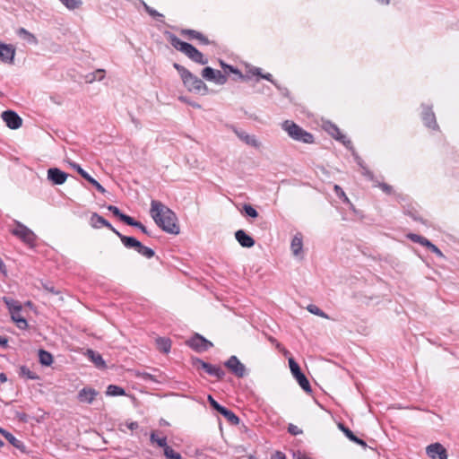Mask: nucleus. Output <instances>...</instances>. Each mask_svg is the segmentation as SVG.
<instances>
[{
    "mask_svg": "<svg viewBox=\"0 0 459 459\" xmlns=\"http://www.w3.org/2000/svg\"><path fill=\"white\" fill-rule=\"evenodd\" d=\"M118 238H120L121 242L126 248H132L135 241L137 240L134 237H127L123 234H118Z\"/></svg>",
    "mask_w": 459,
    "mask_h": 459,
    "instance_id": "39",
    "label": "nucleus"
},
{
    "mask_svg": "<svg viewBox=\"0 0 459 459\" xmlns=\"http://www.w3.org/2000/svg\"><path fill=\"white\" fill-rule=\"evenodd\" d=\"M142 243L139 241V240H136L134 245L133 246V249H134L135 251H137V253L139 252V249L141 248L142 247Z\"/></svg>",
    "mask_w": 459,
    "mask_h": 459,
    "instance_id": "63",
    "label": "nucleus"
},
{
    "mask_svg": "<svg viewBox=\"0 0 459 459\" xmlns=\"http://www.w3.org/2000/svg\"><path fill=\"white\" fill-rule=\"evenodd\" d=\"M90 224L91 227L95 229H100L101 227H106L108 229H112V225L105 220L102 216L99 215L97 212H93L90 218Z\"/></svg>",
    "mask_w": 459,
    "mask_h": 459,
    "instance_id": "24",
    "label": "nucleus"
},
{
    "mask_svg": "<svg viewBox=\"0 0 459 459\" xmlns=\"http://www.w3.org/2000/svg\"><path fill=\"white\" fill-rule=\"evenodd\" d=\"M143 6H144V9L145 11L152 17L154 18H158V17H163V15L161 13H160L159 12H157L156 10H154L153 8L150 7L149 5H147L144 2L143 3Z\"/></svg>",
    "mask_w": 459,
    "mask_h": 459,
    "instance_id": "51",
    "label": "nucleus"
},
{
    "mask_svg": "<svg viewBox=\"0 0 459 459\" xmlns=\"http://www.w3.org/2000/svg\"><path fill=\"white\" fill-rule=\"evenodd\" d=\"M167 39L173 48L185 54L192 61L199 65H206L208 63V59L205 58L196 48L187 42L182 41L175 34L167 32Z\"/></svg>",
    "mask_w": 459,
    "mask_h": 459,
    "instance_id": "2",
    "label": "nucleus"
},
{
    "mask_svg": "<svg viewBox=\"0 0 459 459\" xmlns=\"http://www.w3.org/2000/svg\"><path fill=\"white\" fill-rule=\"evenodd\" d=\"M150 440L152 443H156L159 446L162 447L163 449L168 446L167 437H157L155 432H152L151 434Z\"/></svg>",
    "mask_w": 459,
    "mask_h": 459,
    "instance_id": "37",
    "label": "nucleus"
},
{
    "mask_svg": "<svg viewBox=\"0 0 459 459\" xmlns=\"http://www.w3.org/2000/svg\"><path fill=\"white\" fill-rule=\"evenodd\" d=\"M249 73H251L253 75H258V76H260V77H261V75H263V74H261V69H260V68H257V67H255V68L251 69V70L249 71Z\"/></svg>",
    "mask_w": 459,
    "mask_h": 459,
    "instance_id": "62",
    "label": "nucleus"
},
{
    "mask_svg": "<svg viewBox=\"0 0 459 459\" xmlns=\"http://www.w3.org/2000/svg\"><path fill=\"white\" fill-rule=\"evenodd\" d=\"M303 248V239L302 235L300 233L296 234L290 244V249L294 256H299Z\"/></svg>",
    "mask_w": 459,
    "mask_h": 459,
    "instance_id": "25",
    "label": "nucleus"
},
{
    "mask_svg": "<svg viewBox=\"0 0 459 459\" xmlns=\"http://www.w3.org/2000/svg\"><path fill=\"white\" fill-rule=\"evenodd\" d=\"M361 173L366 177L368 178L369 180H373L374 179V174L372 173V171H370L367 167L366 165L365 166H362L361 168Z\"/></svg>",
    "mask_w": 459,
    "mask_h": 459,
    "instance_id": "54",
    "label": "nucleus"
},
{
    "mask_svg": "<svg viewBox=\"0 0 459 459\" xmlns=\"http://www.w3.org/2000/svg\"><path fill=\"white\" fill-rule=\"evenodd\" d=\"M192 365L197 369L204 370L208 375L215 377L217 379H222L225 377V371L219 366H214L202 360L199 358L192 359Z\"/></svg>",
    "mask_w": 459,
    "mask_h": 459,
    "instance_id": "6",
    "label": "nucleus"
},
{
    "mask_svg": "<svg viewBox=\"0 0 459 459\" xmlns=\"http://www.w3.org/2000/svg\"><path fill=\"white\" fill-rule=\"evenodd\" d=\"M15 324L17 327L22 330H25L29 326L28 322L24 317H22V319H18Z\"/></svg>",
    "mask_w": 459,
    "mask_h": 459,
    "instance_id": "53",
    "label": "nucleus"
},
{
    "mask_svg": "<svg viewBox=\"0 0 459 459\" xmlns=\"http://www.w3.org/2000/svg\"><path fill=\"white\" fill-rule=\"evenodd\" d=\"M187 344L197 352L205 351L213 346L212 342L199 333H195L189 341H187Z\"/></svg>",
    "mask_w": 459,
    "mask_h": 459,
    "instance_id": "9",
    "label": "nucleus"
},
{
    "mask_svg": "<svg viewBox=\"0 0 459 459\" xmlns=\"http://www.w3.org/2000/svg\"><path fill=\"white\" fill-rule=\"evenodd\" d=\"M237 136L244 142L246 144L258 149L261 146V143L256 139L254 134H248L245 131L235 130Z\"/></svg>",
    "mask_w": 459,
    "mask_h": 459,
    "instance_id": "18",
    "label": "nucleus"
},
{
    "mask_svg": "<svg viewBox=\"0 0 459 459\" xmlns=\"http://www.w3.org/2000/svg\"><path fill=\"white\" fill-rule=\"evenodd\" d=\"M164 455L168 459H182L179 453L176 452L171 446H167L164 449Z\"/></svg>",
    "mask_w": 459,
    "mask_h": 459,
    "instance_id": "38",
    "label": "nucleus"
},
{
    "mask_svg": "<svg viewBox=\"0 0 459 459\" xmlns=\"http://www.w3.org/2000/svg\"><path fill=\"white\" fill-rule=\"evenodd\" d=\"M181 34L186 36L189 39H197L203 45L210 44V40L197 30L186 29L181 30Z\"/></svg>",
    "mask_w": 459,
    "mask_h": 459,
    "instance_id": "22",
    "label": "nucleus"
},
{
    "mask_svg": "<svg viewBox=\"0 0 459 459\" xmlns=\"http://www.w3.org/2000/svg\"><path fill=\"white\" fill-rule=\"evenodd\" d=\"M202 76L207 81L213 82V79H215V70L206 66L202 71Z\"/></svg>",
    "mask_w": 459,
    "mask_h": 459,
    "instance_id": "41",
    "label": "nucleus"
},
{
    "mask_svg": "<svg viewBox=\"0 0 459 459\" xmlns=\"http://www.w3.org/2000/svg\"><path fill=\"white\" fill-rule=\"evenodd\" d=\"M288 432L293 436H297L302 433V430L294 424H290L288 427Z\"/></svg>",
    "mask_w": 459,
    "mask_h": 459,
    "instance_id": "52",
    "label": "nucleus"
},
{
    "mask_svg": "<svg viewBox=\"0 0 459 459\" xmlns=\"http://www.w3.org/2000/svg\"><path fill=\"white\" fill-rule=\"evenodd\" d=\"M219 413L223 415L231 425H238L239 423V418L232 411L227 409L224 406Z\"/></svg>",
    "mask_w": 459,
    "mask_h": 459,
    "instance_id": "27",
    "label": "nucleus"
},
{
    "mask_svg": "<svg viewBox=\"0 0 459 459\" xmlns=\"http://www.w3.org/2000/svg\"><path fill=\"white\" fill-rule=\"evenodd\" d=\"M89 82H91L95 80L100 81L104 78V70H97L95 73L91 74Z\"/></svg>",
    "mask_w": 459,
    "mask_h": 459,
    "instance_id": "49",
    "label": "nucleus"
},
{
    "mask_svg": "<svg viewBox=\"0 0 459 459\" xmlns=\"http://www.w3.org/2000/svg\"><path fill=\"white\" fill-rule=\"evenodd\" d=\"M224 365L237 377H243L246 375L245 365L235 355L230 356Z\"/></svg>",
    "mask_w": 459,
    "mask_h": 459,
    "instance_id": "10",
    "label": "nucleus"
},
{
    "mask_svg": "<svg viewBox=\"0 0 459 459\" xmlns=\"http://www.w3.org/2000/svg\"><path fill=\"white\" fill-rule=\"evenodd\" d=\"M99 393L91 387H84L78 392L77 398L79 402L91 403Z\"/></svg>",
    "mask_w": 459,
    "mask_h": 459,
    "instance_id": "17",
    "label": "nucleus"
},
{
    "mask_svg": "<svg viewBox=\"0 0 459 459\" xmlns=\"http://www.w3.org/2000/svg\"><path fill=\"white\" fill-rule=\"evenodd\" d=\"M282 128L288 133L289 136L293 140L305 143H311L314 141L312 134L305 131L299 126L292 121L286 120L282 123Z\"/></svg>",
    "mask_w": 459,
    "mask_h": 459,
    "instance_id": "4",
    "label": "nucleus"
},
{
    "mask_svg": "<svg viewBox=\"0 0 459 459\" xmlns=\"http://www.w3.org/2000/svg\"><path fill=\"white\" fill-rule=\"evenodd\" d=\"M106 394H107V395H109V396L124 395L125 390L120 386H117L115 385H109L107 387Z\"/></svg>",
    "mask_w": 459,
    "mask_h": 459,
    "instance_id": "35",
    "label": "nucleus"
},
{
    "mask_svg": "<svg viewBox=\"0 0 459 459\" xmlns=\"http://www.w3.org/2000/svg\"><path fill=\"white\" fill-rule=\"evenodd\" d=\"M0 433L5 437V439L12 444L15 448L19 449L22 452H26V446L22 441L17 439L12 433L9 431L0 429Z\"/></svg>",
    "mask_w": 459,
    "mask_h": 459,
    "instance_id": "23",
    "label": "nucleus"
},
{
    "mask_svg": "<svg viewBox=\"0 0 459 459\" xmlns=\"http://www.w3.org/2000/svg\"><path fill=\"white\" fill-rule=\"evenodd\" d=\"M403 212L404 214L410 216L412 220L424 223L423 219L420 216L419 212L414 207L408 206L404 208Z\"/></svg>",
    "mask_w": 459,
    "mask_h": 459,
    "instance_id": "33",
    "label": "nucleus"
},
{
    "mask_svg": "<svg viewBox=\"0 0 459 459\" xmlns=\"http://www.w3.org/2000/svg\"><path fill=\"white\" fill-rule=\"evenodd\" d=\"M422 108L423 111L421 114V118L424 125L429 128L437 129L438 126L437 124L436 116L432 111V108L425 105H422Z\"/></svg>",
    "mask_w": 459,
    "mask_h": 459,
    "instance_id": "14",
    "label": "nucleus"
},
{
    "mask_svg": "<svg viewBox=\"0 0 459 459\" xmlns=\"http://www.w3.org/2000/svg\"><path fill=\"white\" fill-rule=\"evenodd\" d=\"M66 8L69 10H74L79 8L82 2V0H59Z\"/></svg>",
    "mask_w": 459,
    "mask_h": 459,
    "instance_id": "40",
    "label": "nucleus"
},
{
    "mask_svg": "<svg viewBox=\"0 0 459 459\" xmlns=\"http://www.w3.org/2000/svg\"><path fill=\"white\" fill-rule=\"evenodd\" d=\"M15 55V50L12 45L0 44V59L5 63H12Z\"/></svg>",
    "mask_w": 459,
    "mask_h": 459,
    "instance_id": "20",
    "label": "nucleus"
},
{
    "mask_svg": "<svg viewBox=\"0 0 459 459\" xmlns=\"http://www.w3.org/2000/svg\"><path fill=\"white\" fill-rule=\"evenodd\" d=\"M208 402L211 405V407L220 412V411L222 409V405H221L212 395H208Z\"/></svg>",
    "mask_w": 459,
    "mask_h": 459,
    "instance_id": "50",
    "label": "nucleus"
},
{
    "mask_svg": "<svg viewBox=\"0 0 459 459\" xmlns=\"http://www.w3.org/2000/svg\"><path fill=\"white\" fill-rule=\"evenodd\" d=\"M271 459H287L284 453L276 451L271 457Z\"/></svg>",
    "mask_w": 459,
    "mask_h": 459,
    "instance_id": "57",
    "label": "nucleus"
},
{
    "mask_svg": "<svg viewBox=\"0 0 459 459\" xmlns=\"http://www.w3.org/2000/svg\"><path fill=\"white\" fill-rule=\"evenodd\" d=\"M355 160H356L357 164L360 167V169L362 168V166H365L364 161L358 155L355 156Z\"/></svg>",
    "mask_w": 459,
    "mask_h": 459,
    "instance_id": "64",
    "label": "nucleus"
},
{
    "mask_svg": "<svg viewBox=\"0 0 459 459\" xmlns=\"http://www.w3.org/2000/svg\"><path fill=\"white\" fill-rule=\"evenodd\" d=\"M379 187L386 194L390 195L392 194L393 187L390 185H387L386 183H380Z\"/></svg>",
    "mask_w": 459,
    "mask_h": 459,
    "instance_id": "56",
    "label": "nucleus"
},
{
    "mask_svg": "<svg viewBox=\"0 0 459 459\" xmlns=\"http://www.w3.org/2000/svg\"><path fill=\"white\" fill-rule=\"evenodd\" d=\"M289 366L291 371V374L298 381L300 387L307 393H311L312 389L307 380V377L301 372V369L299 364L295 361L293 358H289Z\"/></svg>",
    "mask_w": 459,
    "mask_h": 459,
    "instance_id": "7",
    "label": "nucleus"
},
{
    "mask_svg": "<svg viewBox=\"0 0 459 459\" xmlns=\"http://www.w3.org/2000/svg\"><path fill=\"white\" fill-rule=\"evenodd\" d=\"M221 67L226 71H230V73L232 74H238L239 75L240 78L242 79H247L248 78V75H243L240 71L237 68H235L234 66L232 65H226L224 62L221 61Z\"/></svg>",
    "mask_w": 459,
    "mask_h": 459,
    "instance_id": "42",
    "label": "nucleus"
},
{
    "mask_svg": "<svg viewBox=\"0 0 459 459\" xmlns=\"http://www.w3.org/2000/svg\"><path fill=\"white\" fill-rule=\"evenodd\" d=\"M0 346L3 348H7L8 339L5 336L0 335Z\"/></svg>",
    "mask_w": 459,
    "mask_h": 459,
    "instance_id": "59",
    "label": "nucleus"
},
{
    "mask_svg": "<svg viewBox=\"0 0 459 459\" xmlns=\"http://www.w3.org/2000/svg\"><path fill=\"white\" fill-rule=\"evenodd\" d=\"M261 78L265 79L272 82L276 88H280V85L273 79V75L271 74H264L261 75Z\"/></svg>",
    "mask_w": 459,
    "mask_h": 459,
    "instance_id": "55",
    "label": "nucleus"
},
{
    "mask_svg": "<svg viewBox=\"0 0 459 459\" xmlns=\"http://www.w3.org/2000/svg\"><path fill=\"white\" fill-rule=\"evenodd\" d=\"M150 213L155 223L163 231L172 235L179 234L180 228L176 213L162 203L152 200Z\"/></svg>",
    "mask_w": 459,
    "mask_h": 459,
    "instance_id": "1",
    "label": "nucleus"
},
{
    "mask_svg": "<svg viewBox=\"0 0 459 459\" xmlns=\"http://www.w3.org/2000/svg\"><path fill=\"white\" fill-rule=\"evenodd\" d=\"M333 189H334V192H335L336 195L340 199H342L344 203H347V204L350 203L349 198L347 197V195H345L344 191L342 190V188L340 186L334 185Z\"/></svg>",
    "mask_w": 459,
    "mask_h": 459,
    "instance_id": "45",
    "label": "nucleus"
},
{
    "mask_svg": "<svg viewBox=\"0 0 459 459\" xmlns=\"http://www.w3.org/2000/svg\"><path fill=\"white\" fill-rule=\"evenodd\" d=\"M307 310L314 314V315H316V316H319L323 318H328L327 315L323 311L321 310L318 307L315 306V305H309L307 307Z\"/></svg>",
    "mask_w": 459,
    "mask_h": 459,
    "instance_id": "46",
    "label": "nucleus"
},
{
    "mask_svg": "<svg viewBox=\"0 0 459 459\" xmlns=\"http://www.w3.org/2000/svg\"><path fill=\"white\" fill-rule=\"evenodd\" d=\"M235 238L239 245L243 247L250 248L255 245L253 238L246 233L243 230H238L235 232Z\"/></svg>",
    "mask_w": 459,
    "mask_h": 459,
    "instance_id": "19",
    "label": "nucleus"
},
{
    "mask_svg": "<svg viewBox=\"0 0 459 459\" xmlns=\"http://www.w3.org/2000/svg\"><path fill=\"white\" fill-rule=\"evenodd\" d=\"M17 34L22 38L23 39H25L27 42L30 43V44H33V45H37L38 44V39L37 38L32 34L30 33V31H28L26 29L24 28H20L18 29L17 30Z\"/></svg>",
    "mask_w": 459,
    "mask_h": 459,
    "instance_id": "29",
    "label": "nucleus"
},
{
    "mask_svg": "<svg viewBox=\"0 0 459 459\" xmlns=\"http://www.w3.org/2000/svg\"><path fill=\"white\" fill-rule=\"evenodd\" d=\"M20 312H21V311H14V312L10 313V314H11L12 320H13V322H15V323H16L18 319H22V318L23 317V316H22L20 315Z\"/></svg>",
    "mask_w": 459,
    "mask_h": 459,
    "instance_id": "58",
    "label": "nucleus"
},
{
    "mask_svg": "<svg viewBox=\"0 0 459 459\" xmlns=\"http://www.w3.org/2000/svg\"><path fill=\"white\" fill-rule=\"evenodd\" d=\"M3 301L6 305L10 313L22 310V305L18 300H15L9 297H3Z\"/></svg>",
    "mask_w": 459,
    "mask_h": 459,
    "instance_id": "28",
    "label": "nucleus"
},
{
    "mask_svg": "<svg viewBox=\"0 0 459 459\" xmlns=\"http://www.w3.org/2000/svg\"><path fill=\"white\" fill-rule=\"evenodd\" d=\"M406 237H407V238H409L412 242L418 243V244H420V245H421L423 247H426L429 251L434 253L439 258H445V255L442 253V251L436 245L431 243L426 238H424V237H422L420 235L415 234V233H409V234L406 235Z\"/></svg>",
    "mask_w": 459,
    "mask_h": 459,
    "instance_id": "8",
    "label": "nucleus"
},
{
    "mask_svg": "<svg viewBox=\"0 0 459 459\" xmlns=\"http://www.w3.org/2000/svg\"><path fill=\"white\" fill-rule=\"evenodd\" d=\"M41 286L48 293H51V294H54V295L60 294V290H56L52 283L41 282Z\"/></svg>",
    "mask_w": 459,
    "mask_h": 459,
    "instance_id": "48",
    "label": "nucleus"
},
{
    "mask_svg": "<svg viewBox=\"0 0 459 459\" xmlns=\"http://www.w3.org/2000/svg\"><path fill=\"white\" fill-rule=\"evenodd\" d=\"M68 174L58 168H50L48 169V179L54 185H62L67 179Z\"/></svg>",
    "mask_w": 459,
    "mask_h": 459,
    "instance_id": "15",
    "label": "nucleus"
},
{
    "mask_svg": "<svg viewBox=\"0 0 459 459\" xmlns=\"http://www.w3.org/2000/svg\"><path fill=\"white\" fill-rule=\"evenodd\" d=\"M157 344L159 346V350L164 353H168L170 351L171 342L169 339L159 338L157 340Z\"/></svg>",
    "mask_w": 459,
    "mask_h": 459,
    "instance_id": "36",
    "label": "nucleus"
},
{
    "mask_svg": "<svg viewBox=\"0 0 459 459\" xmlns=\"http://www.w3.org/2000/svg\"><path fill=\"white\" fill-rule=\"evenodd\" d=\"M338 428L351 441L359 445L363 448H366L368 446L367 443L363 439L359 438L357 436H355L354 433L344 424L339 423Z\"/></svg>",
    "mask_w": 459,
    "mask_h": 459,
    "instance_id": "21",
    "label": "nucleus"
},
{
    "mask_svg": "<svg viewBox=\"0 0 459 459\" xmlns=\"http://www.w3.org/2000/svg\"><path fill=\"white\" fill-rule=\"evenodd\" d=\"M126 426L129 429L131 430H134V429H137L139 425L136 421H131L129 423H126Z\"/></svg>",
    "mask_w": 459,
    "mask_h": 459,
    "instance_id": "61",
    "label": "nucleus"
},
{
    "mask_svg": "<svg viewBox=\"0 0 459 459\" xmlns=\"http://www.w3.org/2000/svg\"><path fill=\"white\" fill-rule=\"evenodd\" d=\"M143 378L146 381H153V382H156V379L154 378V377L152 375H151L150 373H143Z\"/></svg>",
    "mask_w": 459,
    "mask_h": 459,
    "instance_id": "60",
    "label": "nucleus"
},
{
    "mask_svg": "<svg viewBox=\"0 0 459 459\" xmlns=\"http://www.w3.org/2000/svg\"><path fill=\"white\" fill-rule=\"evenodd\" d=\"M107 209L113 213L114 216L117 217L121 221L124 223H126L128 219L130 218L129 215L123 213L117 206L115 205H108Z\"/></svg>",
    "mask_w": 459,
    "mask_h": 459,
    "instance_id": "31",
    "label": "nucleus"
},
{
    "mask_svg": "<svg viewBox=\"0 0 459 459\" xmlns=\"http://www.w3.org/2000/svg\"><path fill=\"white\" fill-rule=\"evenodd\" d=\"M325 130L331 134L334 139L340 141L343 143V145L349 149L352 148V143L351 140L347 139V137L342 134L338 128V126L334 124L328 123L325 126Z\"/></svg>",
    "mask_w": 459,
    "mask_h": 459,
    "instance_id": "12",
    "label": "nucleus"
},
{
    "mask_svg": "<svg viewBox=\"0 0 459 459\" xmlns=\"http://www.w3.org/2000/svg\"><path fill=\"white\" fill-rule=\"evenodd\" d=\"M16 228L12 230V234L19 238L23 243L32 247L36 244L37 236L27 226L20 221H15Z\"/></svg>",
    "mask_w": 459,
    "mask_h": 459,
    "instance_id": "5",
    "label": "nucleus"
},
{
    "mask_svg": "<svg viewBox=\"0 0 459 459\" xmlns=\"http://www.w3.org/2000/svg\"><path fill=\"white\" fill-rule=\"evenodd\" d=\"M227 76L223 74L221 71L215 70V79H213V82H216L219 85H222L227 82Z\"/></svg>",
    "mask_w": 459,
    "mask_h": 459,
    "instance_id": "47",
    "label": "nucleus"
},
{
    "mask_svg": "<svg viewBox=\"0 0 459 459\" xmlns=\"http://www.w3.org/2000/svg\"><path fill=\"white\" fill-rule=\"evenodd\" d=\"M72 167L90 184H91L99 192L104 194L105 188L95 180L87 171H85L79 164L71 163Z\"/></svg>",
    "mask_w": 459,
    "mask_h": 459,
    "instance_id": "16",
    "label": "nucleus"
},
{
    "mask_svg": "<svg viewBox=\"0 0 459 459\" xmlns=\"http://www.w3.org/2000/svg\"><path fill=\"white\" fill-rule=\"evenodd\" d=\"M173 66L180 74L182 82L188 91L202 94H205L208 91L206 84L188 69L178 63H174Z\"/></svg>",
    "mask_w": 459,
    "mask_h": 459,
    "instance_id": "3",
    "label": "nucleus"
},
{
    "mask_svg": "<svg viewBox=\"0 0 459 459\" xmlns=\"http://www.w3.org/2000/svg\"><path fill=\"white\" fill-rule=\"evenodd\" d=\"M39 362L44 366H50L53 362L52 354L45 350H39Z\"/></svg>",
    "mask_w": 459,
    "mask_h": 459,
    "instance_id": "30",
    "label": "nucleus"
},
{
    "mask_svg": "<svg viewBox=\"0 0 459 459\" xmlns=\"http://www.w3.org/2000/svg\"><path fill=\"white\" fill-rule=\"evenodd\" d=\"M427 454L431 459H447V452L439 443L429 445L427 447Z\"/></svg>",
    "mask_w": 459,
    "mask_h": 459,
    "instance_id": "13",
    "label": "nucleus"
},
{
    "mask_svg": "<svg viewBox=\"0 0 459 459\" xmlns=\"http://www.w3.org/2000/svg\"><path fill=\"white\" fill-rule=\"evenodd\" d=\"M140 255H142L143 256L146 257V258H152L154 256L155 253L153 251V249L148 247H145L143 245H142L141 248L139 249V252H138Z\"/></svg>",
    "mask_w": 459,
    "mask_h": 459,
    "instance_id": "43",
    "label": "nucleus"
},
{
    "mask_svg": "<svg viewBox=\"0 0 459 459\" xmlns=\"http://www.w3.org/2000/svg\"><path fill=\"white\" fill-rule=\"evenodd\" d=\"M1 117L5 122L6 126L11 129H18L22 126V118L16 112L13 110L4 111Z\"/></svg>",
    "mask_w": 459,
    "mask_h": 459,
    "instance_id": "11",
    "label": "nucleus"
},
{
    "mask_svg": "<svg viewBox=\"0 0 459 459\" xmlns=\"http://www.w3.org/2000/svg\"><path fill=\"white\" fill-rule=\"evenodd\" d=\"M243 211L245 212L247 216H249L251 218H256L258 216V212L251 204H244Z\"/></svg>",
    "mask_w": 459,
    "mask_h": 459,
    "instance_id": "44",
    "label": "nucleus"
},
{
    "mask_svg": "<svg viewBox=\"0 0 459 459\" xmlns=\"http://www.w3.org/2000/svg\"><path fill=\"white\" fill-rule=\"evenodd\" d=\"M86 355L91 359V361L95 364L97 368L105 367V361L99 352H96L93 350L89 349L87 350Z\"/></svg>",
    "mask_w": 459,
    "mask_h": 459,
    "instance_id": "26",
    "label": "nucleus"
},
{
    "mask_svg": "<svg viewBox=\"0 0 459 459\" xmlns=\"http://www.w3.org/2000/svg\"><path fill=\"white\" fill-rule=\"evenodd\" d=\"M128 226L138 228L143 233L151 236V232L147 230V228L140 221H135L133 217L130 216L128 221L126 223Z\"/></svg>",
    "mask_w": 459,
    "mask_h": 459,
    "instance_id": "34",
    "label": "nucleus"
},
{
    "mask_svg": "<svg viewBox=\"0 0 459 459\" xmlns=\"http://www.w3.org/2000/svg\"><path fill=\"white\" fill-rule=\"evenodd\" d=\"M19 376L30 380H37L39 378V377L35 372L30 370V368L26 366H22L20 368Z\"/></svg>",
    "mask_w": 459,
    "mask_h": 459,
    "instance_id": "32",
    "label": "nucleus"
}]
</instances>
